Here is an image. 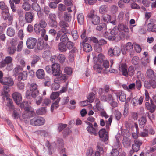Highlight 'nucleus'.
Instances as JSON below:
<instances>
[{
	"label": "nucleus",
	"mask_w": 156,
	"mask_h": 156,
	"mask_svg": "<svg viewBox=\"0 0 156 156\" xmlns=\"http://www.w3.org/2000/svg\"><path fill=\"white\" fill-rule=\"evenodd\" d=\"M139 58L136 56H134L132 59V63L134 65L138 64L139 62Z\"/></svg>",
	"instance_id": "nucleus-59"
},
{
	"label": "nucleus",
	"mask_w": 156,
	"mask_h": 156,
	"mask_svg": "<svg viewBox=\"0 0 156 156\" xmlns=\"http://www.w3.org/2000/svg\"><path fill=\"white\" fill-rule=\"evenodd\" d=\"M1 83L4 85L12 86L13 85L14 82L12 78L8 77L5 78L4 81L2 80Z\"/></svg>",
	"instance_id": "nucleus-22"
},
{
	"label": "nucleus",
	"mask_w": 156,
	"mask_h": 156,
	"mask_svg": "<svg viewBox=\"0 0 156 156\" xmlns=\"http://www.w3.org/2000/svg\"><path fill=\"white\" fill-rule=\"evenodd\" d=\"M37 126L43 125L45 123V120L44 118L41 117H37Z\"/></svg>",
	"instance_id": "nucleus-34"
},
{
	"label": "nucleus",
	"mask_w": 156,
	"mask_h": 156,
	"mask_svg": "<svg viewBox=\"0 0 156 156\" xmlns=\"http://www.w3.org/2000/svg\"><path fill=\"white\" fill-rule=\"evenodd\" d=\"M34 16L32 12H26L25 15V18L26 22L29 23H31L33 20Z\"/></svg>",
	"instance_id": "nucleus-20"
},
{
	"label": "nucleus",
	"mask_w": 156,
	"mask_h": 156,
	"mask_svg": "<svg viewBox=\"0 0 156 156\" xmlns=\"http://www.w3.org/2000/svg\"><path fill=\"white\" fill-rule=\"evenodd\" d=\"M133 48V45L130 42L127 43L125 46H123L121 48V51L122 53L124 55L126 53V51L131 52Z\"/></svg>",
	"instance_id": "nucleus-4"
},
{
	"label": "nucleus",
	"mask_w": 156,
	"mask_h": 156,
	"mask_svg": "<svg viewBox=\"0 0 156 156\" xmlns=\"http://www.w3.org/2000/svg\"><path fill=\"white\" fill-rule=\"evenodd\" d=\"M95 94L93 93H90L87 97V98L89 102H93L95 98Z\"/></svg>",
	"instance_id": "nucleus-48"
},
{
	"label": "nucleus",
	"mask_w": 156,
	"mask_h": 156,
	"mask_svg": "<svg viewBox=\"0 0 156 156\" xmlns=\"http://www.w3.org/2000/svg\"><path fill=\"white\" fill-rule=\"evenodd\" d=\"M72 36L73 37L74 40H76L79 37V36L77 31L73 30L71 32Z\"/></svg>",
	"instance_id": "nucleus-60"
},
{
	"label": "nucleus",
	"mask_w": 156,
	"mask_h": 156,
	"mask_svg": "<svg viewBox=\"0 0 156 156\" xmlns=\"http://www.w3.org/2000/svg\"><path fill=\"white\" fill-rule=\"evenodd\" d=\"M22 6L23 8L26 11H29L31 9V5L28 2H24Z\"/></svg>",
	"instance_id": "nucleus-36"
},
{
	"label": "nucleus",
	"mask_w": 156,
	"mask_h": 156,
	"mask_svg": "<svg viewBox=\"0 0 156 156\" xmlns=\"http://www.w3.org/2000/svg\"><path fill=\"white\" fill-rule=\"evenodd\" d=\"M92 23L94 25H97L100 22V18L97 16H94L91 19Z\"/></svg>",
	"instance_id": "nucleus-37"
},
{
	"label": "nucleus",
	"mask_w": 156,
	"mask_h": 156,
	"mask_svg": "<svg viewBox=\"0 0 156 156\" xmlns=\"http://www.w3.org/2000/svg\"><path fill=\"white\" fill-rule=\"evenodd\" d=\"M113 93H114V92L108 94L107 95H102L101 97V100L104 101L108 102L114 100V99L112 96Z\"/></svg>",
	"instance_id": "nucleus-14"
},
{
	"label": "nucleus",
	"mask_w": 156,
	"mask_h": 156,
	"mask_svg": "<svg viewBox=\"0 0 156 156\" xmlns=\"http://www.w3.org/2000/svg\"><path fill=\"white\" fill-rule=\"evenodd\" d=\"M12 61V58L10 56H7L5 59L2 61L0 63V67L1 68L4 67L6 64L10 63Z\"/></svg>",
	"instance_id": "nucleus-18"
},
{
	"label": "nucleus",
	"mask_w": 156,
	"mask_h": 156,
	"mask_svg": "<svg viewBox=\"0 0 156 156\" xmlns=\"http://www.w3.org/2000/svg\"><path fill=\"white\" fill-rule=\"evenodd\" d=\"M15 34V31L11 27H9L7 30V35L9 36H12L14 35Z\"/></svg>",
	"instance_id": "nucleus-40"
},
{
	"label": "nucleus",
	"mask_w": 156,
	"mask_h": 156,
	"mask_svg": "<svg viewBox=\"0 0 156 156\" xmlns=\"http://www.w3.org/2000/svg\"><path fill=\"white\" fill-rule=\"evenodd\" d=\"M60 83L58 82H54L52 85V89L54 90H57L59 89L60 87Z\"/></svg>",
	"instance_id": "nucleus-47"
},
{
	"label": "nucleus",
	"mask_w": 156,
	"mask_h": 156,
	"mask_svg": "<svg viewBox=\"0 0 156 156\" xmlns=\"http://www.w3.org/2000/svg\"><path fill=\"white\" fill-rule=\"evenodd\" d=\"M37 85L34 83H32L30 87V90L33 92L37 95L38 96L39 94V91L37 89Z\"/></svg>",
	"instance_id": "nucleus-26"
},
{
	"label": "nucleus",
	"mask_w": 156,
	"mask_h": 156,
	"mask_svg": "<svg viewBox=\"0 0 156 156\" xmlns=\"http://www.w3.org/2000/svg\"><path fill=\"white\" fill-rule=\"evenodd\" d=\"M105 57L101 53H100L98 55V61L100 63H101L104 61V59H105Z\"/></svg>",
	"instance_id": "nucleus-63"
},
{
	"label": "nucleus",
	"mask_w": 156,
	"mask_h": 156,
	"mask_svg": "<svg viewBox=\"0 0 156 156\" xmlns=\"http://www.w3.org/2000/svg\"><path fill=\"white\" fill-rule=\"evenodd\" d=\"M80 46L85 52L87 53L91 51L92 50L91 45L84 41L80 42Z\"/></svg>",
	"instance_id": "nucleus-5"
},
{
	"label": "nucleus",
	"mask_w": 156,
	"mask_h": 156,
	"mask_svg": "<svg viewBox=\"0 0 156 156\" xmlns=\"http://www.w3.org/2000/svg\"><path fill=\"white\" fill-rule=\"evenodd\" d=\"M134 143L132 145V148L135 152H137L140 149V146L142 144V142L139 140H135Z\"/></svg>",
	"instance_id": "nucleus-10"
},
{
	"label": "nucleus",
	"mask_w": 156,
	"mask_h": 156,
	"mask_svg": "<svg viewBox=\"0 0 156 156\" xmlns=\"http://www.w3.org/2000/svg\"><path fill=\"white\" fill-rule=\"evenodd\" d=\"M27 77V73L26 72L24 71L19 73L18 76V79L19 81L24 80L26 79Z\"/></svg>",
	"instance_id": "nucleus-29"
},
{
	"label": "nucleus",
	"mask_w": 156,
	"mask_h": 156,
	"mask_svg": "<svg viewBox=\"0 0 156 156\" xmlns=\"http://www.w3.org/2000/svg\"><path fill=\"white\" fill-rule=\"evenodd\" d=\"M37 42V40L36 38L30 37L27 39V46L30 49H33L35 47Z\"/></svg>",
	"instance_id": "nucleus-2"
},
{
	"label": "nucleus",
	"mask_w": 156,
	"mask_h": 156,
	"mask_svg": "<svg viewBox=\"0 0 156 156\" xmlns=\"http://www.w3.org/2000/svg\"><path fill=\"white\" fill-rule=\"evenodd\" d=\"M34 114V109L32 107H26L23 113L22 117L23 119H27L33 117Z\"/></svg>",
	"instance_id": "nucleus-1"
},
{
	"label": "nucleus",
	"mask_w": 156,
	"mask_h": 156,
	"mask_svg": "<svg viewBox=\"0 0 156 156\" xmlns=\"http://www.w3.org/2000/svg\"><path fill=\"white\" fill-rule=\"evenodd\" d=\"M40 59L39 56L36 55H34L33 57V59L31 63L32 67H34L35 65L37 63Z\"/></svg>",
	"instance_id": "nucleus-30"
},
{
	"label": "nucleus",
	"mask_w": 156,
	"mask_h": 156,
	"mask_svg": "<svg viewBox=\"0 0 156 156\" xmlns=\"http://www.w3.org/2000/svg\"><path fill=\"white\" fill-rule=\"evenodd\" d=\"M135 87L138 90H140L142 86V82L139 79L136 80L135 82Z\"/></svg>",
	"instance_id": "nucleus-49"
},
{
	"label": "nucleus",
	"mask_w": 156,
	"mask_h": 156,
	"mask_svg": "<svg viewBox=\"0 0 156 156\" xmlns=\"http://www.w3.org/2000/svg\"><path fill=\"white\" fill-rule=\"evenodd\" d=\"M106 28V26L105 23H101L97 26L96 30L98 31H101L105 30Z\"/></svg>",
	"instance_id": "nucleus-32"
},
{
	"label": "nucleus",
	"mask_w": 156,
	"mask_h": 156,
	"mask_svg": "<svg viewBox=\"0 0 156 156\" xmlns=\"http://www.w3.org/2000/svg\"><path fill=\"white\" fill-rule=\"evenodd\" d=\"M148 129H145L144 131L140 132V136L142 137H147L148 136Z\"/></svg>",
	"instance_id": "nucleus-52"
},
{
	"label": "nucleus",
	"mask_w": 156,
	"mask_h": 156,
	"mask_svg": "<svg viewBox=\"0 0 156 156\" xmlns=\"http://www.w3.org/2000/svg\"><path fill=\"white\" fill-rule=\"evenodd\" d=\"M44 46V42L43 40L39 41L37 44V48L39 50H42Z\"/></svg>",
	"instance_id": "nucleus-35"
},
{
	"label": "nucleus",
	"mask_w": 156,
	"mask_h": 156,
	"mask_svg": "<svg viewBox=\"0 0 156 156\" xmlns=\"http://www.w3.org/2000/svg\"><path fill=\"white\" fill-rule=\"evenodd\" d=\"M31 7L33 9L37 12V15L39 17H41L42 14L40 11L41 8L39 5L37 3H32Z\"/></svg>",
	"instance_id": "nucleus-17"
},
{
	"label": "nucleus",
	"mask_w": 156,
	"mask_h": 156,
	"mask_svg": "<svg viewBox=\"0 0 156 156\" xmlns=\"http://www.w3.org/2000/svg\"><path fill=\"white\" fill-rule=\"evenodd\" d=\"M135 69L133 66H131L128 68V75L132 77L135 74Z\"/></svg>",
	"instance_id": "nucleus-42"
},
{
	"label": "nucleus",
	"mask_w": 156,
	"mask_h": 156,
	"mask_svg": "<svg viewBox=\"0 0 156 156\" xmlns=\"http://www.w3.org/2000/svg\"><path fill=\"white\" fill-rule=\"evenodd\" d=\"M52 73L54 76H56L61 71L60 70V65L58 63L53 64L51 66Z\"/></svg>",
	"instance_id": "nucleus-9"
},
{
	"label": "nucleus",
	"mask_w": 156,
	"mask_h": 156,
	"mask_svg": "<svg viewBox=\"0 0 156 156\" xmlns=\"http://www.w3.org/2000/svg\"><path fill=\"white\" fill-rule=\"evenodd\" d=\"M16 50V48L15 47L11 46L8 48L7 50L8 52L10 55L13 54Z\"/></svg>",
	"instance_id": "nucleus-51"
},
{
	"label": "nucleus",
	"mask_w": 156,
	"mask_h": 156,
	"mask_svg": "<svg viewBox=\"0 0 156 156\" xmlns=\"http://www.w3.org/2000/svg\"><path fill=\"white\" fill-rule=\"evenodd\" d=\"M119 69L120 71L121 72L123 75L126 77H128V73L127 67L126 64H122L120 66H119Z\"/></svg>",
	"instance_id": "nucleus-16"
},
{
	"label": "nucleus",
	"mask_w": 156,
	"mask_h": 156,
	"mask_svg": "<svg viewBox=\"0 0 156 156\" xmlns=\"http://www.w3.org/2000/svg\"><path fill=\"white\" fill-rule=\"evenodd\" d=\"M60 100V98H58L54 103H53L52 104L51 108V112H53L54 109H56L59 107V105H58V103Z\"/></svg>",
	"instance_id": "nucleus-27"
},
{
	"label": "nucleus",
	"mask_w": 156,
	"mask_h": 156,
	"mask_svg": "<svg viewBox=\"0 0 156 156\" xmlns=\"http://www.w3.org/2000/svg\"><path fill=\"white\" fill-rule=\"evenodd\" d=\"M64 72L68 75H71L72 73V70L70 68L66 67L64 69Z\"/></svg>",
	"instance_id": "nucleus-64"
},
{
	"label": "nucleus",
	"mask_w": 156,
	"mask_h": 156,
	"mask_svg": "<svg viewBox=\"0 0 156 156\" xmlns=\"http://www.w3.org/2000/svg\"><path fill=\"white\" fill-rule=\"evenodd\" d=\"M58 50L61 52H64L67 51L66 46V44L62 42L59 43L58 45Z\"/></svg>",
	"instance_id": "nucleus-25"
},
{
	"label": "nucleus",
	"mask_w": 156,
	"mask_h": 156,
	"mask_svg": "<svg viewBox=\"0 0 156 156\" xmlns=\"http://www.w3.org/2000/svg\"><path fill=\"white\" fill-rule=\"evenodd\" d=\"M49 25L54 28H56L57 27L58 23L56 20H49L48 23Z\"/></svg>",
	"instance_id": "nucleus-50"
},
{
	"label": "nucleus",
	"mask_w": 156,
	"mask_h": 156,
	"mask_svg": "<svg viewBox=\"0 0 156 156\" xmlns=\"http://www.w3.org/2000/svg\"><path fill=\"white\" fill-rule=\"evenodd\" d=\"M37 117H34L30 119V124L33 126H37Z\"/></svg>",
	"instance_id": "nucleus-55"
},
{
	"label": "nucleus",
	"mask_w": 156,
	"mask_h": 156,
	"mask_svg": "<svg viewBox=\"0 0 156 156\" xmlns=\"http://www.w3.org/2000/svg\"><path fill=\"white\" fill-rule=\"evenodd\" d=\"M56 77L54 79V82H58L61 83L63 81L65 82L67 79L66 75L62 74V72L56 75Z\"/></svg>",
	"instance_id": "nucleus-7"
},
{
	"label": "nucleus",
	"mask_w": 156,
	"mask_h": 156,
	"mask_svg": "<svg viewBox=\"0 0 156 156\" xmlns=\"http://www.w3.org/2000/svg\"><path fill=\"white\" fill-rule=\"evenodd\" d=\"M51 103V101L50 99L48 98H45L43 101L42 105L43 106H47L50 105Z\"/></svg>",
	"instance_id": "nucleus-57"
},
{
	"label": "nucleus",
	"mask_w": 156,
	"mask_h": 156,
	"mask_svg": "<svg viewBox=\"0 0 156 156\" xmlns=\"http://www.w3.org/2000/svg\"><path fill=\"white\" fill-rule=\"evenodd\" d=\"M77 20L78 23L80 25L83 24L84 21V17L83 13L79 14L77 16Z\"/></svg>",
	"instance_id": "nucleus-33"
},
{
	"label": "nucleus",
	"mask_w": 156,
	"mask_h": 156,
	"mask_svg": "<svg viewBox=\"0 0 156 156\" xmlns=\"http://www.w3.org/2000/svg\"><path fill=\"white\" fill-rule=\"evenodd\" d=\"M51 56V53L49 51H44L42 54V57L45 58H47L48 57L50 58Z\"/></svg>",
	"instance_id": "nucleus-56"
},
{
	"label": "nucleus",
	"mask_w": 156,
	"mask_h": 156,
	"mask_svg": "<svg viewBox=\"0 0 156 156\" xmlns=\"http://www.w3.org/2000/svg\"><path fill=\"white\" fill-rule=\"evenodd\" d=\"M114 94L116 95L117 98H119V100L122 102H124L126 100V96L123 91L121 90L118 92H114Z\"/></svg>",
	"instance_id": "nucleus-15"
},
{
	"label": "nucleus",
	"mask_w": 156,
	"mask_h": 156,
	"mask_svg": "<svg viewBox=\"0 0 156 156\" xmlns=\"http://www.w3.org/2000/svg\"><path fill=\"white\" fill-rule=\"evenodd\" d=\"M34 30L35 32L37 34L43 35L46 33V30L45 29L41 28L38 24H36L34 27Z\"/></svg>",
	"instance_id": "nucleus-13"
},
{
	"label": "nucleus",
	"mask_w": 156,
	"mask_h": 156,
	"mask_svg": "<svg viewBox=\"0 0 156 156\" xmlns=\"http://www.w3.org/2000/svg\"><path fill=\"white\" fill-rule=\"evenodd\" d=\"M58 10L61 12H63L66 10V7L62 4H59L58 5Z\"/></svg>",
	"instance_id": "nucleus-61"
},
{
	"label": "nucleus",
	"mask_w": 156,
	"mask_h": 156,
	"mask_svg": "<svg viewBox=\"0 0 156 156\" xmlns=\"http://www.w3.org/2000/svg\"><path fill=\"white\" fill-rule=\"evenodd\" d=\"M94 49L95 51L98 53L101 52L102 48L101 45L99 44H96L94 47Z\"/></svg>",
	"instance_id": "nucleus-62"
},
{
	"label": "nucleus",
	"mask_w": 156,
	"mask_h": 156,
	"mask_svg": "<svg viewBox=\"0 0 156 156\" xmlns=\"http://www.w3.org/2000/svg\"><path fill=\"white\" fill-rule=\"evenodd\" d=\"M35 93L30 90L27 91L26 94V97L27 99H30L32 98H35L37 96Z\"/></svg>",
	"instance_id": "nucleus-28"
},
{
	"label": "nucleus",
	"mask_w": 156,
	"mask_h": 156,
	"mask_svg": "<svg viewBox=\"0 0 156 156\" xmlns=\"http://www.w3.org/2000/svg\"><path fill=\"white\" fill-rule=\"evenodd\" d=\"M58 59L60 63H63L66 59L65 56L62 54H59L57 56Z\"/></svg>",
	"instance_id": "nucleus-46"
},
{
	"label": "nucleus",
	"mask_w": 156,
	"mask_h": 156,
	"mask_svg": "<svg viewBox=\"0 0 156 156\" xmlns=\"http://www.w3.org/2000/svg\"><path fill=\"white\" fill-rule=\"evenodd\" d=\"M47 111L44 107H42L40 108L36 111V113L39 115H41L44 114L46 113Z\"/></svg>",
	"instance_id": "nucleus-43"
},
{
	"label": "nucleus",
	"mask_w": 156,
	"mask_h": 156,
	"mask_svg": "<svg viewBox=\"0 0 156 156\" xmlns=\"http://www.w3.org/2000/svg\"><path fill=\"white\" fill-rule=\"evenodd\" d=\"M108 10V8L106 5H102L100 7L99 9V11L101 14H104Z\"/></svg>",
	"instance_id": "nucleus-39"
},
{
	"label": "nucleus",
	"mask_w": 156,
	"mask_h": 156,
	"mask_svg": "<svg viewBox=\"0 0 156 156\" xmlns=\"http://www.w3.org/2000/svg\"><path fill=\"white\" fill-rule=\"evenodd\" d=\"M1 14L3 19L4 20H7L9 16V9L2 11Z\"/></svg>",
	"instance_id": "nucleus-31"
},
{
	"label": "nucleus",
	"mask_w": 156,
	"mask_h": 156,
	"mask_svg": "<svg viewBox=\"0 0 156 156\" xmlns=\"http://www.w3.org/2000/svg\"><path fill=\"white\" fill-rule=\"evenodd\" d=\"M147 74L148 78L153 80H156V73L151 69H148L147 71Z\"/></svg>",
	"instance_id": "nucleus-19"
},
{
	"label": "nucleus",
	"mask_w": 156,
	"mask_h": 156,
	"mask_svg": "<svg viewBox=\"0 0 156 156\" xmlns=\"http://www.w3.org/2000/svg\"><path fill=\"white\" fill-rule=\"evenodd\" d=\"M69 39L68 36L66 34H62L60 38V41L61 42H62L63 43L67 42L69 41Z\"/></svg>",
	"instance_id": "nucleus-38"
},
{
	"label": "nucleus",
	"mask_w": 156,
	"mask_h": 156,
	"mask_svg": "<svg viewBox=\"0 0 156 156\" xmlns=\"http://www.w3.org/2000/svg\"><path fill=\"white\" fill-rule=\"evenodd\" d=\"M0 9L2 11L9 9L8 6L3 1H0Z\"/></svg>",
	"instance_id": "nucleus-44"
},
{
	"label": "nucleus",
	"mask_w": 156,
	"mask_h": 156,
	"mask_svg": "<svg viewBox=\"0 0 156 156\" xmlns=\"http://www.w3.org/2000/svg\"><path fill=\"white\" fill-rule=\"evenodd\" d=\"M30 103L29 101H23L21 104L20 106L21 108H24L25 110V108L26 107H31L30 106Z\"/></svg>",
	"instance_id": "nucleus-41"
},
{
	"label": "nucleus",
	"mask_w": 156,
	"mask_h": 156,
	"mask_svg": "<svg viewBox=\"0 0 156 156\" xmlns=\"http://www.w3.org/2000/svg\"><path fill=\"white\" fill-rule=\"evenodd\" d=\"M59 95V94L58 92H53L50 96V98L52 100H55L57 98Z\"/></svg>",
	"instance_id": "nucleus-53"
},
{
	"label": "nucleus",
	"mask_w": 156,
	"mask_h": 156,
	"mask_svg": "<svg viewBox=\"0 0 156 156\" xmlns=\"http://www.w3.org/2000/svg\"><path fill=\"white\" fill-rule=\"evenodd\" d=\"M121 53V49L119 47H115L113 49L110 48L108 51V54L110 56H119Z\"/></svg>",
	"instance_id": "nucleus-3"
},
{
	"label": "nucleus",
	"mask_w": 156,
	"mask_h": 156,
	"mask_svg": "<svg viewBox=\"0 0 156 156\" xmlns=\"http://www.w3.org/2000/svg\"><path fill=\"white\" fill-rule=\"evenodd\" d=\"M64 20L66 21L69 22L71 19V16L70 14L66 12H64Z\"/></svg>",
	"instance_id": "nucleus-54"
},
{
	"label": "nucleus",
	"mask_w": 156,
	"mask_h": 156,
	"mask_svg": "<svg viewBox=\"0 0 156 156\" xmlns=\"http://www.w3.org/2000/svg\"><path fill=\"white\" fill-rule=\"evenodd\" d=\"M36 75L38 79H42L44 77L45 72L43 69H39L37 71Z\"/></svg>",
	"instance_id": "nucleus-23"
},
{
	"label": "nucleus",
	"mask_w": 156,
	"mask_h": 156,
	"mask_svg": "<svg viewBox=\"0 0 156 156\" xmlns=\"http://www.w3.org/2000/svg\"><path fill=\"white\" fill-rule=\"evenodd\" d=\"M147 122L146 117L142 116L138 120L139 125L140 127L142 128L144 127Z\"/></svg>",
	"instance_id": "nucleus-24"
},
{
	"label": "nucleus",
	"mask_w": 156,
	"mask_h": 156,
	"mask_svg": "<svg viewBox=\"0 0 156 156\" xmlns=\"http://www.w3.org/2000/svg\"><path fill=\"white\" fill-rule=\"evenodd\" d=\"M12 98L16 104L19 105L21 103L22 100V97L21 94L16 92L13 93L12 94Z\"/></svg>",
	"instance_id": "nucleus-6"
},
{
	"label": "nucleus",
	"mask_w": 156,
	"mask_h": 156,
	"mask_svg": "<svg viewBox=\"0 0 156 156\" xmlns=\"http://www.w3.org/2000/svg\"><path fill=\"white\" fill-rule=\"evenodd\" d=\"M147 30L149 32L156 33V24L149 23L147 25Z\"/></svg>",
	"instance_id": "nucleus-21"
},
{
	"label": "nucleus",
	"mask_w": 156,
	"mask_h": 156,
	"mask_svg": "<svg viewBox=\"0 0 156 156\" xmlns=\"http://www.w3.org/2000/svg\"><path fill=\"white\" fill-rule=\"evenodd\" d=\"M99 136L100 138H103L104 142H106L108 139V135L106 132V130L104 128L101 129L98 132Z\"/></svg>",
	"instance_id": "nucleus-12"
},
{
	"label": "nucleus",
	"mask_w": 156,
	"mask_h": 156,
	"mask_svg": "<svg viewBox=\"0 0 156 156\" xmlns=\"http://www.w3.org/2000/svg\"><path fill=\"white\" fill-rule=\"evenodd\" d=\"M59 24V26L61 27V28L69 27L68 24L63 20L60 21Z\"/></svg>",
	"instance_id": "nucleus-58"
},
{
	"label": "nucleus",
	"mask_w": 156,
	"mask_h": 156,
	"mask_svg": "<svg viewBox=\"0 0 156 156\" xmlns=\"http://www.w3.org/2000/svg\"><path fill=\"white\" fill-rule=\"evenodd\" d=\"M93 68L94 69L96 70L97 72L98 73H101L103 69L102 67L98 64L95 65L93 66Z\"/></svg>",
	"instance_id": "nucleus-45"
},
{
	"label": "nucleus",
	"mask_w": 156,
	"mask_h": 156,
	"mask_svg": "<svg viewBox=\"0 0 156 156\" xmlns=\"http://www.w3.org/2000/svg\"><path fill=\"white\" fill-rule=\"evenodd\" d=\"M86 123L88 125L87 128V130L88 132L91 134H94L95 136L98 134V129L96 128L93 126V124L89 122H87Z\"/></svg>",
	"instance_id": "nucleus-8"
},
{
	"label": "nucleus",
	"mask_w": 156,
	"mask_h": 156,
	"mask_svg": "<svg viewBox=\"0 0 156 156\" xmlns=\"http://www.w3.org/2000/svg\"><path fill=\"white\" fill-rule=\"evenodd\" d=\"M150 103L148 102H146L145 104L146 107L151 113H153L155 111L156 106L154 104L152 100L151 99L150 100Z\"/></svg>",
	"instance_id": "nucleus-11"
}]
</instances>
